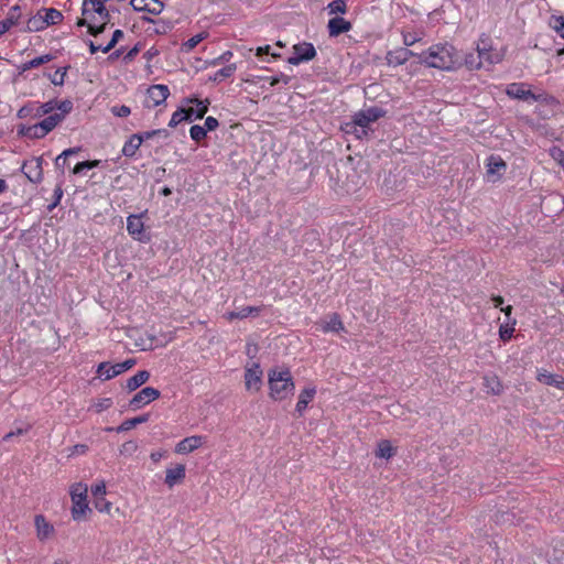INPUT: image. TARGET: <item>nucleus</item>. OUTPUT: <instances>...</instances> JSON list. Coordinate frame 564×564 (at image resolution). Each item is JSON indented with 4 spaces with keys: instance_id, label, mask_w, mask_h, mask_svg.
Wrapping results in <instances>:
<instances>
[{
    "instance_id": "obj_1",
    "label": "nucleus",
    "mask_w": 564,
    "mask_h": 564,
    "mask_svg": "<svg viewBox=\"0 0 564 564\" xmlns=\"http://www.w3.org/2000/svg\"><path fill=\"white\" fill-rule=\"evenodd\" d=\"M420 62L429 67L442 70H452L460 64V57L451 44H435L427 51L420 53Z\"/></svg>"
},
{
    "instance_id": "obj_2",
    "label": "nucleus",
    "mask_w": 564,
    "mask_h": 564,
    "mask_svg": "<svg viewBox=\"0 0 564 564\" xmlns=\"http://www.w3.org/2000/svg\"><path fill=\"white\" fill-rule=\"evenodd\" d=\"M87 485L83 482H76L70 486L69 495L72 499V518L75 521H80L89 511V506L87 501Z\"/></svg>"
},
{
    "instance_id": "obj_3",
    "label": "nucleus",
    "mask_w": 564,
    "mask_h": 564,
    "mask_svg": "<svg viewBox=\"0 0 564 564\" xmlns=\"http://www.w3.org/2000/svg\"><path fill=\"white\" fill-rule=\"evenodd\" d=\"M383 115L384 111L382 109L378 107H371L355 113L352 122L355 126L361 128L362 134H366V128H368L370 123L377 121Z\"/></svg>"
},
{
    "instance_id": "obj_4",
    "label": "nucleus",
    "mask_w": 564,
    "mask_h": 564,
    "mask_svg": "<svg viewBox=\"0 0 564 564\" xmlns=\"http://www.w3.org/2000/svg\"><path fill=\"white\" fill-rule=\"evenodd\" d=\"M62 20H63L62 12L54 8H50V9H45L44 17L30 19L29 23H28V28L30 31L41 30L51 24H57Z\"/></svg>"
},
{
    "instance_id": "obj_5",
    "label": "nucleus",
    "mask_w": 564,
    "mask_h": 564,
    "mask_svg": "<svg viewBox=\"0 0 564 564\" xmlns=\"http://www.w3.org/2000/svg\"><path fill=\"white\" fill-rule=\"evenodd\" d=\"M316 56V50L312 43L303 42L293 46V55L288 58L291 65H299L312 61Z\"/></svg>"
},
{
    "instance_id": "obj_6",
    "label": "nucleus",
    "mask_w": 564,
    "mask_h": 564,
    "mask_svg": "<svg viewBox=\"0 0 564 564\" xmlns=\"http://www.w3.org/2000/svg\"><path fill=\"white\" fill-rule=\"evenodd\" d=\"M83 15H98L100 23L107 24L109 22V12L101 0H84Z\"/></svg>"
},
{
    "instance_id": "obj_7",
    "label": "nucleus",
    "mask_w": 564,
    "mask_h": 564,
    "mask_svg": "<svg viewBox=\"0 0 564 564\" xmlns=\"http://www.w3.org/2000/svg\"><path fill=\"white\" fill-rule=\"evenodd\" d=\"M270 388H278L279 383H282L281 388L294 387V382L291 372L284 367H275L268 373Z\"/></svg>"
},
{
    "instance_id": "obj_8",
    "label": "nucleus",
    "mask_w": 564,
    "mask_h": 564,
    "mask_svg": "<svg viewBox=\"0 0 564 564\" xmlns=\"http://www.w3.org/2000/svg\"><path fill=\"white\" fill-rule=\"evenodd\" d=\"M507 95L511 98L525 100V101L542 100V95H535L530 89H527V85L523 83H513V84L509 85L507 88Z\"/></svg>"
},
{
    "instance_id": "obj_9",
    "label": "nucleus",
    "mask_w": 564,
    "mask_h": 564,
    "mask_svg": "<svg viewBox=\"0 0 564 564\" xmlns=\"http://www.w3.org/2000/svg\"><path fill=\"white\" fill-rule=\"evenodd\" d=\"M127 230L133 239L138 241H149V237L144 234V225L140 215H130L127 218Z\"/></svg>"
},
{
    "instance_id": "obj_10",
    "label": "nucleus",
    "mask_w": 564,
    "mask_h": 564,
    "mask_svg": "<svg viewBox=\"0 0 564 564\" xmlns=\"http://www.w3.org/2000/svg\"><path fill=\"white\" fill-rule=\"evenodd\" d=\"M147 107H156L163 104L170 95L169 87L165 85H152L148 88Z\"/></svg>"
},
{
    "instance_id": "obj_11",
    "label": "nucleus",
    "mask_w": 564,
    "mask_h": 564,
    "mask_svg": "<svg viewBox=\"0 0 564 564\" xmlns=\"http://www.w3.org/2000/svg\"><path fill=\"white\" fill-rule=\"evenodd\" d=\"M482 45L477 46L478 58L482 61V65L487 63L488 65H494L500 63L505 54L501 50H494L488 47L487 44L482 41Z\"/></svg>"
},
{
    "instance_id": "obj_12",
    "label": "nucleus",
    "mask_w": 564,
    "mask_h": 564,
    "mask_svg": "<svg viewBox=\"0 0 564 564\" xmlns=\"http://www.w3.org/2000/svg\"><path fill=\"white\" fill-rule=\"evenodd\" d=\"M22 172L32 183H39L43 177L42 159L33 158L24 162Z\"/></svg>"
},
{
    "instance_id": "obj_13",
    "label": "nucleus",
    "mask_w": 564,
    "mask_h": 564,
    "mask_svg": "<svg viewBox=\"0 0 564 564\" xmlns=\"http://www.w3.org/2000/svg\"><path fill=\"white\" fill-rule=\"evenodd\" d=\"M160 397V390H140L129 402V408L137 411L156 400Z\"/></svg>"
},
{
    "instance_id": "obj_14",
    "label": "nucleus",
    "mask_w": 564,
    "mask_h": 564,
    "mask_svg": "<svg viewBox=\"0 0 564 564\" xmlns=\"http://www.w3.org/2000/svg\"><path fill=\"white\" fill-rule=\"evenodd\" d=\"M205 437L200 435H192L183 438L175 445V453L185 455L199 448L204 443Z\"/></svg>"
},
{
    "instance_id": "obj_15",
    "label": "nucleus",
    "mask_w": 564,
    "mask_h": 564,
    "mask_svg": "<svg viewBox=\"0 0 564 564\" xmlns=\"http://www.w3.org/2000/svg\"><path fill=\"white\" fill-rule=\"evenodd\" d=\"M34 524L36 529V536L40 541H45L54 534V527L51 524L44 516L36 514L34 518Z\"/></svg>"
},
{
    "instance_id": "obj_16",
    "label": "nucleus",
    "mask_w": 564,
    "mask_h": 564,
    "mask_svg": "<svg viewBox=\"0 0 564 564\" xmlns=\"http://www.w3.org/2000/svg\"><path fill=\"white\" fill-rule=\"evenodd\" d=\"M487 166V175L492 182L499 180L501 173L507 169L506 162L500 156L495 155L488 158Z\"/></svg>"
},
{
    "instance_id": "obj_17",
    "label": "nucleus",
    "mask_w": 564,
    "mask_h": 564,
    "mask_svg": "<svg viewBox=\"0 0 564 564\" xmlns=\"http://www.w3.org/2000/svg\"><path fill=\"white\" fill-rule=\"evenodd\" d=\"M130 4L135 11H145L152 14H160L163 3L159 0H131Z\"/></svg>"
},
{
    "instance_id": "obj_18",
    "label": "nucleus",
    "mask_w": 564,
    "mask_h": 564,
    "mask_svg": "<svg viewBox=\"0 0 564 564\" xmlns=\"http://www.w3.org/2000/svg\"><path fill=\"white\" fill-rule=\"evenodd\" d=\"M185 466L182 464H177L174 467L166 469L164 482L169 488H173L175 485L183 481V479L185 478Z\"/></svg>"
},
{
    "instance_id": "obj_19",
    "label": "nucleus",
    "mask_w": 564,
    "mask_h": 564,
    "mask_svg": "<svg viewBox=\"0 0 564 564\" xmlns=\"http://www.w3.org/2000/svg\"><path fill=\"white\" fill-rule=\"evenodd\" d=\"M20 18L21 7L17 4L9 10L7 18L0 21V35L4 34L12 26H14L19 22Z\"/></svg>"
},
{
    "instance_id": "obj_20",
    "label": "nucleus",
    "mask_w": 564,
    "mask_h": 564,
    "mask_svg": "<svg viewBox=\"0 0 564 564\" xmlns=\"http://www.w3.org/2000/svg\"><path fill=\"white\" fill-rule=\"evenodd\" d=\"M327 28L330 36H338L341 33L348 32L351 29V24L344 18L336 17L328 21Z\"/></svg>"
},
{
    "instance_id": "obj_21",
    "label": "nucleus",
    "mask_w": 564,
    "mask_h": 564,
    "mask_svg": "<svg viewBox=\"0 0 564 564\" xmlns=\"http://www.w3.org/2000/svg\"><path fill=\"white\" fill-rule=\"evenodd\" d=\"M77 24L79 26L82 25H87L88 26V32L96 36L98 35L99 33H102L106 29V25L107 24H102L100 23V20L98 18V15L94 17V15H90V17H84L83 19H80Z\"/></svg>"
},
{
    "instance_id": "obj_22",
    "label": "nucleus",
    "mask_w": 564,
    "mask_h": 564,
    "mask_svg": "<svg viewBox=\"0 0 564 564\" xmlns=\"http://www.w3.org/2000/svg\"><path fill=\"white\" fill-rule=\"evenodd\" d=\"M536 379L539 383L543 386H554L560 388L562 384H564V379L561 376L551 373L546 370H539Z\"/></svg>"
},
{
    "instance_id": "obj_23",
    "label": "nucleus",
    "mask_w": 564,
    "mask_h": 564,
    "mask_svg": "<svg viewBox=\"0 0 564 564\" xmlns=\"http://www.w3.org/2000/svg\"><path fill=\"white\" fill-rule=\"evenodd\" d=\"M143 142V134H132L129 140L124 143L122 148V153L124 156H133L139 150L140 145Z\"/></svg>"
},
{
    "instance_id": "obj_24",
    "label": "nucleus",
    "mask_w": 564,
    "mask_h": 564,
    "mask_svg": "<svg viewBox=\"0 0 564 564\" xmlns=\"http://www.w3.org/2000/svg\"><path fill=\"white\" fill-rule=\"evenodd\" d=\"M150 419L149 414H142L132 419H128L123 421L118 427H116V432L123 433L127 431H130L131 429L135 427L139 424L148 422Z\"/></svg>"
},
{
    "instance_id": "obj_25",
    "label": "nucleus",
    "mask_w": 564,
    "mask_h": 564,
    "mask_svg": "<svg viewBox=\"0 0 564 564\" xmlns=\"http://www.w3.org/2000/svg\"><path fill=\"white\" fill-rule=\"evenodd\" d=\"M193 112H194V108H188V109L182 108V109L176 110L172 115L169 126L174 128L183 121H192Z\"/></svg>"
},
{
    "instance_id": "obj_26",
    "label": "nucleus",
    "mask_w": 564,
    "mask_h": 564,
    "mask_svg": "<svg viewBox=\"0 0 564 564\" xmlns=\"http://www.w3.org/2000/svg\"><path fill=\"white\" fill-rule=\"evenodd\" d=\"M64 119V115H58L57 112H54L50 116H47L45 119H43L41 123V132L42 133H48L51 132L59 122H62Z\"/></svg>"
},
{
    "instance_id": "obj_27",
    "label": "nucleus",
    "mask_w": 564,
    "mask_h": 564,
    "mask_svg": "<svg viewBox=\"0 0 564 564\" xmlns=\"http://www.w3.org/2000/svg\"><path fill=\"white\" fill-rule=\"evenodd\" d=\"M406 47H400L394 51H390L387 54V62L389 65H402L406 62Z\"/></svg>"
},
{
    "instance_id": "obj_28",
    "label": "nucleus",
    "mask_w": 564,
    "mask_h": 564,
    "mask_svg": "<svg viewBox=\"0 0 564 564\" xmlns=\"http://www.w3.org/2000/svg\"><path fill=\"white\" fill-rule=\"evenodd\" d=\"M262 376V370L258 364H253L252 367L248 368L246 371V386L250 388L253 384L260 382Z\"/></svg>"
},
{
    "instance_id": "obj_29",
    "label": "nucleus",
    "mask_w": 564,
    "mask_h": 564,
    "mask_svg": "<svg viewBox=\"0 0 564 564\" xmlns=\"http://www.w3.org/2000/svg\"><path fill=\"white\" fill-rule=\"evenodd\" d=\"M316 390H303L299 397V401L296 403V412L299 415H302L306 410L307 405L314 399Z\"/></svg>"
},
{
    "instance_id": "obj_30",
    "label": "nucleus",
    "mask_w": 564,
    "mask_h": 564,
    "mask_svg": "<svg viewBox=\"0 0 564 564\" xmlns=\"http://www.w3.org/2000/svg\"><path fill=\"white\" fill-rule=\"evenodd\" d=\"M150 378V372L147 370H140L134 376L127 380L126 388H140Z\"/></svg>"
},
{
    "instance_id": "obj_31",
    "label": "nucleus",
    "mask_w": 564,
    "mask_h": 564,
    "mask_svg": "<svg viewBox=\"0 0 564 564\" xmlns=\"http://www.w3.org/2000/svg\"><path fill=\"white\" fill-rule=\"evenodd\" d=\"M394 453H395V449L393 448L391 443L387 440H383V441L379 442V444H378V447L376 451V456L379 458L389 459L394 455Z\"/></svg>"
},
{
    "instance_id": "obj_32",
    "label": "nucleus",
    "mask_w": 564,
    "mask_h": 564,
    "mask_svg": "<svg viewBox=\"0 0 564 564\" xmlns=\"http://www.w3.org/2000/svg\"><path fill=\"white\" fill-rule=\"evenodd\" d=\"M344 329L343 322L340 321L339 316L337 314H333L329 317V321L322 323V330L324 333L327 332H339Z\"/></svg>"
},
{
    "instance_id": "obj_33",
    "label": "nucleus",
    "mask_w": 564,
    "mask_h": 564,
    "mask_svg": "<svg viewBox=\"0 0 564 564\" xmlns=\"http://www.w3.org/2000/svg\"><path fill=\"white\" fill-rule=\"evenodd\" d=\"M53 59V56L51 54H45V55H42V56H39V57H35L26 63H23L21 66H20V69L21 72H26L31 68H35V67H39L45 63H48Z\"/></svg>"
},
{
    "instance_id": "obj_34",
    "label": "nucleus",
    "mask_w": 564,
    "mask_h": 564,
    "mask_svg": "<svg viewBox=\"0 0 564 564\" xmlns=\"http://www.w3.org/2000/svg\"><path fill=\"white\" fill-rule=\"evenodd\" d=\"M259 312V308L258 307H254V306H246V307H242L240 311L238 312H228L225 314V318L227 321H234V319H237V318H246L248 317L250 314L252 313H258Z\"/></svg>"
},
{
    "instance_id": "obj_35",
    "label": "nucleus",
    "mask_w": 564,
    "mask_h": 564,
    "mask_svg": "<svg viewBox=\"0 0 564 564\" xmlns=\"http://www.w3.org/2000/svg\"><path fill=\"white\" fill-rule=\"evenodd\" d=\"M134 365H135V360L134 359H127L123 362H118V364H115V365L110 364V369H111L112 377H116V376H118V375L129 370Z\"/></svg>"
},
{
    "instance_id": "obj_36",
    "label": "nucleus",
    "mask_w": 564,
    "mask_h": 564,
    "mask_svg": "<svg viewBox=\"0 0 564 564\" xmlns=\"http://www.w3.org/2000/svg\"><path fill=\"white\" fill-rule=\"evenodd\" d=\"M96 375L97 376L94 378V380L100 379L101 382L113 378L112 373H111V369H110V364L109 362L99 364L97 367V370H96Z\"/></svg>"
},
{
    "instance_id": "obj_37",
    "label": "nucleus",
    "mask_w": 564,
    "mask_h": 564,
    "mask_svg": "<svg viewBox=\"0 0 564 564\" xmlns=\"http://www.w3.org/2000/svg\"><path fill=\"white\" fill-rule=\"evenodd\" d=\"M514 325H516V319H512L511 323L506 322L505 324L500 325L499 336L503 341L509 340L512 337L513 332H514Z\"/></svg>"
},
{
    "instance_id": "obj_38",
    "label": "nucleus",
    "mask_w": 564,
    "mask_h": 564,
    "mask_svg": "<svg viewBox=\"0 0 564 564\" xmlns=\"http://www.w3.org/2000/svg\"><path fill=\"white\" fill-rule=\"evenodd\" d=\"M95 508L101 513H110L112 509V503L108 501L105 497H99L98 499H94Z\"/></svg>"
},
{
    "instance_id": "obj_39",
    "label": "nucleus",
    "mask_w": 564,
    "mask_h": 564,
    "mask_svg": "<svg viewBox=\"0 0 564 564\" xmlns=\"http://www.w3.org/2000/svg\"><path fill=\"white\" fill-rule=\"evenodd\" d=\"M237 69V66L236 64H229L225 67H223L221 69H219L216 74H215V77L214 79L215 80H221V79H225V78H228L230 76L234 75V73L236 72Z\"/></svg>"
},
{
    "instance_id": "obj_40",
    "label": "nucleus",
    "mask_w": 564,
    "mask_h": 564,
    "mask_svg": "<svg viewBox=\"0 0 564 564\" xmlns=\"http://www.w3.org/2000/svg\"><path fill=\"white\" fill-rule=\"evenodd\" d=\"M54 110H56V101L55 100H51V101H47V102H44L42 105H40L36 109V113L35 116L36 117H42V116H45V115H48L51 112H53Z\"/></svg>"
},
{
    "instance_id": "obj_41",
    "label": "nucleus",
    "mask_w": 564,
    "mask_h": 564,
    "mask_svg": "<svg viewBox=\"0 0 564 564\" xmlns=\"http://www.w3.org/2000/svg\"><path fill=\"white\" fill-rule=\"evenodd\" d=\"M138 451V443L135 441L124 442L119 452L123 456H132Z\"/></svg>"
},
{
    "instance_id": "obj_42",
    "label": "nucleus",
    "mask_w": 564,
    "mask_h": 564,
    "mask_svg": "<svg viewBox=\"0 0 564 564\" xmlns=\"http://www.w3.org/2000/svg\"><path fill=\"white\" fill-rule=\"evenodd\" d=\"M99 163H100V161H98V160L79 162L75 165L73 173L79 174V173L84 172L85 170L97 167L99 165Z\"/></svg>"
},
{
    "instance_id": "obj_43",
    "label": "nucleus",
    "mask_w": 564,
    "mask_h": 564,
    "mask_svg": "<svg viewBox=\"0 0 564 564\" xmlns=\"http://www.w3.org/2000/svg\"><path fill=\"white\" fill-rule=\"evenodd\" d=\"M206 129L198 124L192 126L189 130L191 138L196 142L203 140L206 137Z\"/></svg>"
},
{
    "instance_id": "obj_44",
    "label": "nucleus",
    "mask_w": 564,
    "mask_h": 564,
    "mask_svg": "<svg viewBox=\"0 0 564 564\" xmlns=\"http://www.w3.org/2000/svg\"><path fill=\"white\" fill-rule=\"evenodd\" d=\"M465 64L469 69H478L482 67V61L478 58L477 54H469L465 58Z\"/></svg>"
},
{
    "instance_id": "obj_45",
    "label": "nucleus",
    "mask_w": 564,
    "mask_h": 564,
    "mask_svg": "<svg viewBox=\"0 0 564 564\" xmlns=\"http://www.w3.org/2000/svg\"><path fill=\"white\" fill-rule=\"evenodd\" d=\"M550 25L555 32H557L564 39V18L563 17H552L550 20Z\"/></svg>"
},
{
    "instance_id": "obj_46",
    "label": "nucleus",
    "mask_w": 564,
    "mask_h": 564,
    "mask_svg": "<svg viewBox=\"0 0 564 564\" xmlns=\"http://www.w3.org/2000/svg\"><path fill=\"white\" fill-rule=\"evenodd\" d=\"M346 3L344 0H334L328 4L329 13H345L346 12Z\"/></svg>"
},
{
    "instance_id": "obj_47",
    "label": "nucleus",
    "mask_w": 564,
    "mask_h": 564,
    "mask_svg": "<svg viewBox=\"0 0 564 564\" xmlns=\"http://www.w3.org/2000/svg\"><path fill=\"white\" fill-rule=\"evenodd\" d=\"M206 37L205 33H199L187 40L183 46L186 51H192L196 45H198Z\"/></svg>"
},
{
    "instance_id": "obj_48",
    "label": "nucleus",
    "mask_w": 564,
    "mask_h": 564,
    "mask_svg": "<svg viewBox=\"0 0 564 564\" xmlns=\"http://www.w3.org/2000/svg\"><path fill=\"white\" fill-rule=\"evenodd\" d=\"M79 151V149H67L65 151H63L55 160V164L57 167H63L66 163V159L67 156L69 155H73L75 153H77Z\"/></svg>"
},
{
    "instance_id": "obj_49",
    "label": "nucleus",
    "mask_w": 564,
    "mask_h": 564,
    "mask_svg": "<svg viewBox=\"0 0 564 564\" xmlns=\"http://www.w3.org/2000/svg\"><path fill=\"white\" fill-rule=\"evenodd\" d=\"M122 37L123 32L121 30H116L109 43L102 48V52L108 53L109 51H111Z\"/></svg>"
},
{
    "instance_id": "obj_50",
    "label": "nucleus",
    "mask_w": 564,
    "mask_h": 564,
    "mask_svg": "<svg viewBox=\"0 0 564 564\" xmlns=\"http://www.w3.org/2000/svg\"><path fill=\"white\" fill-rule=\"evenodd\" d=\"M112 405V400L110 398H104L99 401L95 402L91 408L95 410V412L100 413L104 410L109 409Z\"/></svg>"
},
{
    "instance_id": "obj_51",
    "label": "nucleus",
    "mask_w": 564,
    "mask_h": 564,
    "mask_svg": "<svg viewBox=\"0 0 564 564\" xmlns=\"http://www.w3.org/2000/svg\"><path fill=\"white\" fill-rule=\"evenodd\" d=\"M67 67L57 69L51 77V82L55 86H62L66 76Z\"/></svg>"
},
{
    "instance_id": "obj_52",
    "label": "nucleus",
    "mask_w": 564,
    "mask_h": 564,
    "mask_svg": "<svg viewBox=\"0 0 564 564\" xmlns=\"http://www.w3.org/2000/svg\"><path fill=\"white\" fill-rule=\"evenodd\" d=\"M30 429H31V425H30V424H26V425H25V426H23V427H18L15 431H11V432L7 433V434L3 436L2 441H3V442H9V441H11V440H12V437H14V436H19V435H23V434H25Z\"/></svg>"
},
{
    "instance_id": "obj_53",
    "label": "nucleus",
    "mask_w": 564,
    "mask_h": 564,
    "mask_svg": "<svg viewBox=\"0 0 564 564\" xmlns=\"http://www.w3.org/2000/svg\"><path fill=\"white\" fill-rule=\"evenodd\" d=\"M91 494L94 499H98L99 497H105L106 495V484L105 481H99L91 487Z\"/></svg>"
},
{
    "instance_id": "obj_54",
    "label": "nucleus",
    "mask_w": 564,
    "mask_h": 564,
    "mask_svg": "<svg viewBox=\"0 0 564 564\" xmlns=\"http://www.w3.org/2000/svg\"><path fill=\"white\" fill-rule=\"evenodd\" d=\"M56 109L61 111L57 112L58 115L65 117L73 109V102L70 100L56 101Z\"/></svg>"
},
{
    "instance_id": "obj_55",
    "label": "nucleus",
    "mask_w": 564,
    "mask_h": 564,
    "mask_svg": "<svg viewBox=\"0 0 564 564\" xmlns=\"http://www.w3.org/2000/svg\"><path fill=\"white\" fill-rule=\"evenodd\" d=\"M550 154L564 169V151L554 147L550 150Z\"/></svg>"
},
{
    "instance_id": "obj_56",
    "label": "nucleus",
    "mask_w": 564,
    "mask_h": 564,
    "mask_svg": "<svg viewBox=\"0 0 564 564\" xmlns=\"http://www.w3.org/2000/svg\"><path fill=\"white\" fill-rule=\"evenodd\" d=\"M111 112L117 117H128L131 113V109L128 106H113Z\"/></svg>"
},
{
    "instance_id": "obj_57",
    "label": "nucleus",
    "mask_w": 564,
    "mask_h": 564,
    "mask_svg": "<svg viewBox=\"0 0 564 564\" xmlns=\"http://www.w3.org/2000/svg\"><path fill=\"white\" fill-rule=\"evenodd\" d=\"M142 134H143V140L151 139V138H153L155 135L167 138L169 137V131L165 130V129H158V130L147 131V132H144Z\"/></svg>"
},
{
    "instance_id": "obj_58",
    "label": "nucleus",
    "mask_w": 564,
    "mask_h": 564,
    "mask_svg": "<svg viewBox=\"0 0 564 564\" xmlns=\"http://www.w3.org/2000/svg\"><path fill=\"white\" fill-rule=\"evenodd\" d=\"M197 101V108L194 109V112H193V116H195V118L197 119H200L205 116V113L207 112L208 108H207V105L203 101H199V100H196Z\"/></svg>"
},
{
    "instance_id": "obj_59",
    "label": "nucleus",
    "mask_w": 564,
    "mask_h": 564,
    "mask_svg": "<svg viewBox=\"0 0 564 564\" xmlns=\"http://www.w3.org/2000/svg\"><path fill=\"white\" fill-rule=\"evenodd\" d=\"M88 451V446L85 444H76L73 447L69 448L68 456L77 455V454H86Z\"/></svg>"
},
{
    "instance_id": "obj_60",
    "label": "nucleus",
    "mask_w": 564,
    "mask_h": 564,
    "mask_svg": "<svg viewBox=\"0 0 564 564\" xmlns=\"http://www.w3.org/2000/svg\"><path fill=\"white\" fill-rule=\"evenodd\" d=\"M264 54H270L273 58H278L280 57V54L279 53H273L271 52V46L270 45H265V46H259L257 48V52H256V55L257 56H262Z\"/></svg>"
},
{
    "instance_id": "obj_61",
    "label": "nucleus",
    "mask_w": 564,
    "mask_h": 564,
    "mask_svg": "<svg viewBox=\"0 0 564 564\" xmlns=\"http://www.w3.org/2000/svg\"><path fill=\"white\" fill-rule=\"evenodd\" d=\"M41 130H42L41 123L39 122L29 128V133L33 138H39V139L44 138L47 133H42Z\"/></svg>"
},
{
    "instance_id": "obj_62",
    "label": "nucleus",
    "mask_w": 564,
    "mask_h": 564,
    "mask_svg": "<svg viewBox=\"0 0 564 564\" xmlns=\"http://www.w3.org/2000/svg\"><path fill=\"white\" fill-rule=\"evenodd\" d=\"M419 41H420V37H417L416 35L409 33V32L403 33V44L405 46H412Z\"/></svg>"
},
{
    "instance_id": "obj_63",
    "label": "nucleus",
    "mask_w": 564,
    "mask_h": 564,
    "mask_svg": "<svg viewBox=\"0 0 564 564\" xmlns=\"http://www.w3.org/2000/svg\"><path fill=\"white\" fill-rule=\"evenodd\" d=\"M231 57H232V52L226 51L219 57L215 58L212 62V64L213 65H218V64H221V63H225V62H229Z\"/></svg>"
},
{
    "instance_id": "obj_64",
    "label": "nucleus",
    "mask_w": 564,
    "mask_h": 564,
    "mask_svg": "<svg viewBox=\"0 0 564 564\" xmlns=\"http://www.w3.org/2000/svg\"><path fill=\"white\" fill-rule=\"evenodd\" d=\"M218 127V120L214 117H207L205 120V129L206 131H213Z\"/></svg>"
}]
</instances>
